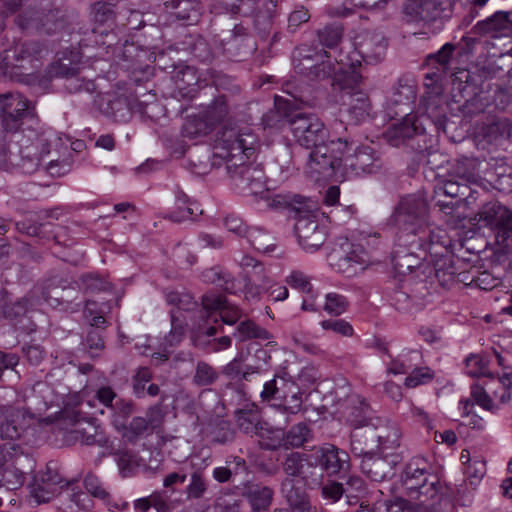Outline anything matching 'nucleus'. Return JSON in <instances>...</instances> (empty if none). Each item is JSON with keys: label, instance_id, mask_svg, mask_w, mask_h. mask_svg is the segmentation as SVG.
<instances>
[{"label": "nucleus", "instance_id": "obj_1", "mask_svg": "<svg viewBox=\"0 0 512 512\" xmlns=\"http://www.w3.org/2000/svg\"><path fill=\"white\" fill-rule=\"evenodd\" d=\"M256 136L247 127L225 125L217 133L214 158L225 161L235 185L253 196L263 193L265 174L258 164H247L255 152Z\"/></svg>", "mask_w": 512, "mask_h": 512}, {"label": "nucleus", "instance_id": "obj_2", "mask_svg": "<svg viewBox=\"0 0 512 512\" xmlns=\"http://www.w3.org/2000/svg\"><path fill=\"white\" fill-rule=\"evenodd\" d=\"M365 428L354 435L351 451L361 457L360 468L364 475L375 482L391 479L402 462L400 454L393 451L400 447L402 433L399 426H383L379 432Z\"/></svg>", "mask_w": 512, "mask_h": 512}, {"label": "nucleus", "instance_id": "obj_3", "mask_svg": "<svg viewBox=\"0 0 512 512\" xmlns=\"http://www.w3.org/2000/svg\"><path fill=\"white\" fill-rule=\"evenodd\" d=\"M28 406L18 403L0 405V439L17 440L30 420L37 418L53 402L52 389L47 382L38 381L27 396Z\"/></svg>", "mask_w": 512, "mask_h": 512}, {"label": "nucleus", "instance_id": "obj_4", "mask_svg": "<svg viewBox=\"0 0 512 512\" xmlns=\"http://www.w3.org/2000/svg\"><path fill=\"white\" fill-rule=\"evenodd\" d=\"M391 218L399 227V233L415 234V237L420 240L432 241L439 236V233H446L429 223L428 199L421 192L403 197L395 207Z\"/></svg>", "mask_w": 512, "mask_h": 512}, {"label": "nucleus", "instance_id": "obj_5", "mask_svg": "<svg viewBox=\"0 0 512 512\" xmlns=\"http://www.w3.org/2000/svg\"><path fill=\"white\" fill-rule=\"evenodd\" d=\"M348 150L347 141L341 138L312 148L307 163L308 173L315 180L333 176L339 169L343 170L344 153Z\"/></svg>", "mask_w": 512, "mask_h": 512}, {"label": "nucleus", "instance_id": "obj_6", "mask_svg": "<svg viewBox=\"0 0 512 512\" xmlns=\"http://www.w3.org/2000/svg\"><path fill=\"white\" fill-rule=\"evenodd\" d=\"M429 240H420L415 234L398 233L397 244L391 254L394 270L399 275H407L420 268L422 261L429 256Z\"/></svg>", "mask_w": 512, "mask_h": 512}, {"label": "nucleus", "instance_id": "obj_7", "mask_svg": "<svg viewBox=\"0 0 512 512\" xmlns=\"http://www.w3.org/2000/svg\"><path fill=\"white\" fill-rule=\"evenodd\" d=\"M481 227L491 229L496 243L505 250L512 248V210L498 201L485 203L476 214Z\"/></svg>", "mask_w": 512, "mask_h": 512}, {"label": "nucleus", "instance_id": "obj_8", "mask_svg": "<svg viewBox=\"0 0 512 512\" xmlns=\"http://www.w3.org/2000/svg\"><path fill=\"white\" fill-rule=\"evenodd\" d=\"M290 130L295 141L306 149L319 147L329 137L324 123L314 114L296 112L290 118Z\"/></svg>", "mask_w": 512, "mask_h": 512}, {"label": "nucleus", "instance_id": "obj_9", "mask_svg": "<svg viewBox=\"0 0 512 512\" xmlns=\"http://www.w3.org/2000/svg\"><path fill=\"white\" fill-rule=\"evenodd\" d=\"M428 251L439 284L442 287L453 284L456 278V268L453 264L451 239L447 233H439L437 238L429 241Z\"/></svg>", "mask_w": 512, "mask_h": 512}, {"label": "nucleus", "instance_id": "obj_10", "mask_svg": "<svg viewBox=\"0 0 512 512\" xmlns=\"http://www.w3.org/2000/svg\"><path fill=\"white\" fill-rule=\"evenodd\" d=\"M44 49L35 41L17 43L1 54L0 61V78L9 77L13 79L16 73L14 69L24 68L25 63L35 68V62H38L42 56Z\"/></svg>", "mask_w": 512, "mask_h": 512}, {"label": "nucleus", "instance_id": "obj_11", "mask_svg": "<svg viewBox=\"0 0 512 512\" xmlns=\"http://www.w3.org/2000/svg\"><path fill=\"white\" fill-rule=\"evenodd\" d=\"M307 463L321 467L329 477L347 473L351 468L349 454L333 444L314 447L307 456Z\"/></svg>", "mask_w": 512, "mask_h": 512}, {"label": "nucleus", "instance_id": "obj_12", "mask_svg": "<svg viewBox=\"0 0 512 512\" xmlns=\"http://www.w3.org/2000/svg\"><path fill=\"white\" fill-rule=\"evenodd\" d=\"M379 153L370 146L357 147L353 154H344L343 171L347 176L376 173L382 168Z\"/></svg>", "mask_w": 512, "mask_h": 512}, {"label": "nucleus", "instance_id": "obj_13", "mask_svg": "<svg viewBox=\"0 0 512 512\" xmlns=\"http://www.w3.org/2000/svg\"><path fill=\"white\" fill-rule=\"evenodd\" d=\"M69 482L65 480L52 463L46 465L45 471L34 477L31 485V494L37 503L49 502L57 496Z\"/></svg>", "mask_w": 512, "mask_h": 512}, {"label": "nucleus", "instance_id": "obj_14", "mask_svg": "<svg viewBox=\"0 0 512 512\" xmlns=\"http://www.w3.org/2000/svg\"><path fill=\"white\" fill-rule=\"evenodd\" d=\"M294 230L299 244L306 251L319 249L327 239L326 226L313 215L300 216Z\"/></svg>", "mask_w": 512, "mask_h": 512}, {"label": "nucleus", "instance_id": "obj_15", "mask_svg": "<svg viewBox=\"0 0 512 512\" xmlns=\"http://www.w3.org/2000/svg\"><path fill=\"white\" fill-rule=\"evenodd\" d=\"M348 421L354 428L351 433V442L353 441L354 435L365 428H376L374 430L379 432V428L385 425L398 426L388 418L376 416L375 411L366 402V400L360 396H356L355 406H353L349 414Z\"/></svg>", "mask_w": 512, "mask_h": 512}, {"label": "nucleus", "instance_id": "obj_16", "mask_svg": "<svg viewBox=\"0 0 512 512\" xmlns=\"http://www.w3.org/2000/svg\"><path fill=\"white\" fill-rule=\"evenodd\" d=\"M95 103L104 116L115 122H127L135 112L132 95L108 93L98 96Z\"/></svg>", "mask_w": 512, "mask_h": 512}, {"label": "nucleus", "instance_id": "obj_17", "mask_svg": "<svg viewBox=\"0 0 512 512\" xmlns=\"http://www.w3.org/2000/svg\"><path fill=\"white\" fill-rule=\"evenodd\" d=\"M235 107L236 104L232 102L229 96L225 94L219 95L207 106L203 114L206 123L189 121L185 125V131L189 135L206 133L207 125H214L222 121Z\"/></svg>", "mask_w": 512, "mask_h": 512}, {"label": "nucleus", "instance_id": "obj_18", "mask_svg": "<svg viewBox=\"0 0 512 512\" xmlns=\"http://www.w3.org/2000/svg\"><path fill=\"white\" fill-rule=\"evenodd\" d=\"M221 325H199L191 331V341L196 348H199L207 353H216L226 350L231 347L232 339L230 336L215 337L219 330H222Z\"/></svg>", "mask_w": 512, "mask_h": 512}, {"label": "nucleus", "instance_id": "obj_19", "mask_svg": "<svg viewBox=\"0 0 512 512\" xmlns=\"http://www.w3.org/2000/svg\"><path fill=\"white\" fill-rule=\"evenodd\" d=\"M28 101L19 93L0 94V115L6 131L17 130L20 120L26 114Z\"/></svg>", "mask_w": 512, "mask_h": 512}, {"label": "nucleus", "instance_id": "obj_20", "mask_svg": "<svg viewBox=\"0 0 512 512\" xmlns=\"http://www.w3.org/2000/svg\"><path fill=\"white\" fill-rule=\"evenodd\" d=\"M224 51L237 60H242L256 50L248 27L242 23L234 25L233 29L222 39Z\"/></svg>", "mask_w": 512, "mask_h": 512}, {"label": "nucleus", "instance_id": "obj_21", "mask_svg": "<svg viewBox=\"0 0 512 512\" xmlns=\"http://www.w3.org/2000/svg\"><path fill=\"white\" fill-rule=\"evenodd\" d=\"M443 5V0H409L404 6V13L409 22L427 25L441 20Z\"/></svg>", "mask_w": 512, "mask_h": 512}, {"label": "nucleus", "instance_id": "obj_22", "mask_svg": "<svg viewBox=\"0 0 512 512\" xmlns=\"http://www.w3.org/2000/svg\"><path fill=\"white\" fill-rule=\"evenodd\" d=\"M416 97L415 87L407 79L400 78L386 101V109L392 117L409 114L411 104Z\"/></svg>", "mask_w": 512, "mask_h": 512}, {"label": "nucleus", "instance_id": "obj_23", "mask_svg": "<svg viewBox=\"0 0 512 512\" xmlns=\"http://www.w3.org/2000/svg\"><path fill=\"white\" fill-rule=\"evenodd\" d=\"M387 40L380 32H365L358 37L356 49L366 63H378L384 59Z\"/></svg>", "mask_w": 512, "mask_h": 512}, {"label": "nucleus", "instance_id": "obj_24", "mask_svg": "<svg viewBox=\"0 0 512 512\" xmlns=\"http://www.w3.org/2000/svg\"><path fill=\"white\" fill-rule=\"evenodd\" d=\"M471 32L491 38L509 37L512 35V19H510V13L498 11L485 20L478 21L473 26Z\"/></svg>", "mask_w": 512, "mask_h": 512}, {"label": "nucleus", "instance_id": "obj_25", "mask_svg": "<svg viewBox=\"0 0 512 512\" xmlns=\"http://www.w3.org/2000/svg\"><path fill=\"white\" fill-rule=\"evenodd\" d=\"M219 310L223 323L234 325L242 317V311L235 305L230 304L224 296L206 294L202 297V316L208 317L209 312Z\"/></svg>", "mask_w": 512, "mask_h": 512}, {"label": "nucleus", "instance_id": "obj_26", "mask_svg": "<svg viewBox=\"0 0 512 512\" xmlns=\"http://www.w3.org/2000/svg\"><path fill=\"white\" fill-rule=\"evenodd\" d=\"M414 115H404L403 121L390 126L383 134L384 139L393 147H399L415 136L423 134V129L416 124Z\"/></svg>", "mask_w": 512, "mask_h": 512}, {"label": "nucleus", "instance_id": "obj_27", "mask_svg": "<svg viewBox=\"0 0 512 512\" xmlns=\"http://www.w3.org/2000/svg\"><path fill=\"white\" fill-rule=\"evenodd\" d=\"M240 494L248 501L253 512H266L269 510L274 491L260 483L246 482L242 485Z\"/></svg>", "mask_w": 512, "mask_h": 512}, {"label": "nucleus", "instance_id": "obj_28", "mask_svg": "<svg viewBox=\"0 0 512 512\" xmlns=\"http://www.w3.org/2000/svg\"><path fill=\"white\" fill-rule=\"evenodd\" d=\"M479 136L490 145H502L512 136V122L506 117L494 118L481 126Z\"/></svg>", "mask_w": 512, "mask_h": 512}, {"label": "nucleus", "instance_id": "obj_29", "mask_svg": "<svg viewBox=\"0 0 512 512\" xmlns=\"http://www.w3.org/2000/svg\"><path fill=\"white\" fill-rule=\"evenodd\" d=\"M290 105L289 100L276 97L274 108L262 116L264 129L281 130L286 125L290 126V118L296 114V111L290 109Z\"/></svg>", "mask_w": 512, "mask_h": 512}, {"label": "nucleus", "instance_id": "obj_30", "mask_svg": "<svg viewBox=\"0 0 512 512\" xmlns=\"http://www.w3.org/2000/svg\"><path fill=\"white\" fill-rule=\"evenodd\" d=\"M326 57L327 52L325 50H316L302 45L294 50L292 59L295 70L299 74L308 77L317 63Z\"/></svg>", "mask_w": 512, "mask_h": 512}, {"label": "nucleus", "instance_id": "obj_31", "mask_svg": "<svg viewBox=\"0 0 512 512\" xmlns=\"http://www.w3.org/2000/svg\"><path fill=\"white\" fill-rule=\"evenodd\" d=\"M431 476L425 467H420L418 460H412L406 464L401 475L402 486L406 489L409 497H414L416 489H420L421 485Z\"/></svg>", "mask_w": 512, "mask_h": 512}, {"label": "nucleus", "instance_id": "obj_32", "mask_svg": "<svg viewBox=\"0 0 512 512\" xmlns=\"http://www.w3.org/2000/svg\"><path fill=\"white\" fill-rule=\"evenodd\" d=\"M281 494L288 504H298L303 507H314L304 488L302 479L296 477H285L281 482Z\"/></svg>", "mask_w": 512, "mask_h": 512}, {"label": "nucleus", "instance_id": "obj_33", "mask_svg": "<svg viewBox=\"0 0 512 512\" xmlns=\"http://www.w3.org/2000/svg\"><path fill=\"white\" fill-rule=\"evenodd\" d=\"M292 379L286 377V374H276L271 380L267 381L260 394L263 401L273 402L275 406H279L282 400H285V393Z\"/></svg>", "mask_w": 512, "mask_h": 512}, {"label": "nucleus", "instance_id": "obj_34", "mask_svg": "<svg viewBox=\"0 0 512 512\" xmlns=\"http://www.w3.org/2000/svg\"><path fill=\"white\" fill-rule=\"evenodd\" d=\"M20 461V457L14 461L5 460L0 468V488L12 491L23 485L25 473L18 467Z\"/></svg>", "mask_w": 512, "mask_h": 512}, {"label": "nucleus", "instance_id": "obj_35", "mask_svg": "<svg viewBox=\"0 0 512 512\" xmlns=\"http://www.w3.org/2000/svg\"><path fill=\"white\" fill-rule=\"evenodd\" d=\"M352 242L347 238H338L328 255L331 266L335 267L338 271L349 273V257L351 254Z\"/></svg>", "mask_w": 512, "mask_h": 512}, {"label": "nucleus", "instance_id": "obj_36", "mask_svg": "<svg viewBox=\"0 0 512 512\" xmlns=\"http://www.w3.org/2000/svg\"><path fill=\"white\" fill-rule=\"evenodd\" d=\"M163 3L178 19L197 21L200 16L201 5L197 0H163Z\"/></svg>", "mask_w": 512, "mask_h": 512}, {"label": "nucleus", "instance_id": "obj_37", "mask_svg": "<svg viewBox=\"0 0 512 512\" xmlns=\"http://www.w3.org/2000/svg\"><path fill=\"white\" fill-rule=\"evenodd\" d=\"M345 103L348 106L347 113L355 123L362 122L369 117L372 105L364 91L348 97V101Z\"/></svg>", "mask_w": 512, "mask_h": 512}, {"label": "nucleus", "instance_id": "obj_38", "mask_svg": "<svg viewBox=\"0 0 512 512\" xmlns=\"http://www.w3.org/2000/svg\"><path fill=\"white\" fill-rule=\"evenodd\" d=\"M238 263L247 272L250 280L263 290L268 288L270 280L260 261L249 255H241Z\"/></svg>", "mask_w": 512, "mask_h": 512}, {"label": "nucleus", "instance_id": "obj_39", "mask_svg": "<svg viewBox=\"0 0 512 512\" xmlns=\"http://www.w3.org/2000/svg\"><path fill=\"white\" fill-rule=\"evenodd\" d=\"M176 204L187 205L183 214L171 212L169 219L173 222H182L185 220H194L196 216L202 214L199 205L190 199V197L179 187L175 188Z\"/></svg>", "mask_w": 512, "mask_h": 512}, {"label": "nucleus", "instance_id": "obj_40", "mask_svg": "<svg viewBox=\"0 0 512 512\" xmlns=\"http://www.w3.org/2000/svg\"><path fill=\"white\" fill-rule=\"evenodd\" d=\"M39 146H41L40 156L37 155L36 153H33L30 147H26L21 151L22 168L27 173H32L39 169V167L41 166L43 156L50 153L51 145L48 140L39 139L37 141L36 147Z\"/></svg>", "mask_w": 512, "mask_h": 512}, {"label": "nucleus", "instance_id": "obj_41", "mask_svg": "<svg viewBox=\"0 0 512 512\" xmlns=\"http://www.w3.org/2000/svg\"><path fill=\"white\" fill-rule=\"evenodd\" d=\"M233 335L240 342H244L250 339H270V333L250 319L241 321L237 325Z\"/></svg>", "mask_w": 512, "mask_h": 512}, {"label": "nucleus", "instance_id": "obj_42", "mask_svg": "<svg viewBox=\"0 0 512 512\" xmlns=\"http://www.w3.org/2000/svg\"><path fill=\"white\" fill-rule=\"evenodd\" d=\"M143 99L132 95V101L135 106V112L140 113L149 119H156L158 114L162 111L161 104L157 101L156 94L149 91L143 94Z\"/></svg>", "mask_w": 512, "mask_h": 512}, {"label": "nucleus", "instance_id": "obj_43", "mask_svg": "<svg viewBox=\"0 0 512 512\" xmlns=\"http://www.w3.org/2000/svg\"><path fill=\"white\" fill-rule=\"evenodd\" d=\"M311 429L305 423H298L291 427L282 439V445L288 448H298L311 441Z\"/></svg>", "mask_w": 512, "mask_h": 512}, {"label": "nucleus", "instance_id": "obj_44", "mask_svg": "<svg viewBox=\"0 0 512 512\" xmlns=\"http://www.w3.org/2000/svg\"><path fill=\"white\" fill-rule=\"evenodd\" d=\"M362 76L356 72H343L335 77V81L333 85H338L339 89L342 91L343 96H353L357 92H363L361 89Z\"/></svg>", "mask_w": 512, "mask_h": 512}, {"label": "nucleus", "instance_id": "obj_45", "mask_svg": "<svg viewBox=\"0 0 512 512\" xmlns=\"http://www.w3.org/2000/svg\"><path fill=\"white\" fill-rule=\"evenodd\" d=\"M36 293L37 291L34 290L31 292V294H28L27 296L21 299H17L16 301L10 303H4L0 307L3 316L8 319H16L21 316H24L28 311L29 307L36 304L37 301L33 299V295Z\"/></svg>", "mask_w": 512, "mask_h": 512}, {"label": "nucleus", "instance_id": "obj_46", "mask_svg": "<svg viewBox=\"0 0 512 512\" xmlns=\"http://www.w3.org/2000/svg\"><path fill=\"white\" fill-rule=\"evenodd\" d=\"M342 69L340 64L337 61L333 62L331 56L327 53V57L322 58V61L317 63L307 78L314 81H323L333 77L335 81L337 73L342 71Z\"/></svg>", "mask_w": 512, "mask_h": 512}, {"label": "nucleus", "instance_id": "obj_47", "mask_svg": "<svg viewBox=\"0 0 512 512\" xmlns=\"http://www.w3.org/2000/svg\"><path fill=\"white\" fill-rule=\"evenodd\" d=\"M149 429H151V426L146 418L134 417L129 425L125 424L124 427H121L120 432L125 441L134 444L143 437Z\"/></svg>", "mask_w": 512, "mask_h": 512}, {"label": "nucleus", "instance_id": "obj_48", "mask_svg": "<svg viewBox=\"0 0 512 512\" xmlns=\"http://www.w3.org/2000/svg\"><path fill=\"white\" fill-rule=\"evenodd\" d=\"M445 100L440 94L431 95L424 101L425 114L435 125L442 126L446 120Z\"/></svg>", "mask_w": 512, "mask_h": 512}, {"label": "nucleus", "instance_id": "obj_49", "mask_svg": "<svg viewBox=\"0 0 512 512\" xmlns=\"http://www.w3.org/2000/svg\"><path fill=\"white\" fill-rule=\"evenodd\" d=\"M238 427L246 434H258L262 429L259 413L255 409L239 410L236 413Z\"/></svg>", "mask_w": 512, "mask_h": 512}, {"label": "nucleus", "instance_id": "obj_50", "mask_svg": "<svg viewBox=\"0 0 512 512\" xmlns=\"http://www.w3.org/2000/svg\"><path fill=\"white\" fill-rule=\"evenodd\" d=\"M105 332L97 328H88L82 345L87 353L92 357H98L105 348Z\"/></svg>", "mask_w": 512, "mask_h": 512}, {"label": "nucleus", "instance_id": "obj_51", "mask_svg": "<svg viewBox=\"0 0 512 512\" xmlns=\"http://www.w3.org/2000/svg\"><path fill=\"white\" fill-rule=\"evenodd\" d=\"M303 403V392L295 381H291L285 393V400H282L279 407H282L290 414L300 411Z\"/></svg>", "mask_w": 512, "mask_h": 512}, {"label": "nucleus", "instance_id": "obj_52", "mask_svg": "<svg viewBox=\"0 0 512 512\" xmlns=\"http://www.w3.org/2000/svg\"><path fill=\"white\" fill-rule=\"evenodd\" d=\"M285 91L287 94L291 96V100L288 99L291 102L290 109L292 110L293 107L296 106H309L312 107L315 105V100L311 96L310 90L306 86H298L292 83H287L285 86Z\"/></svg>", "mask_w": 512, "mask_h": 512}, {"label": "nucleus", "instance_id": "obj_53", "mask_svg": "<svg viewBox=\"0 0 512 512\" xmlns=\"http://www.w3.org/2000/svg\"><path fill=\"white\" fill-rule=\"evenodd\" d=\"M342 37L343 27L338 23L328 24L317 31V38L320 44L331 49L340 43Z\"/></svg>", "mask_w": 512, "mask_h": 512}, {"label": "nucleus", "instance_id": "obj_54", "mask_svg": "<svg viewBox=\"0 0 512 512\" xmlns=\"http://www.w3.org/2000/svg\"><path fill=\"white\" fill-rule=\"evenodd\" d=\"M344 485V495L349 505L357 504L366 492L365 481L358 475H349Z\"/></svg>", "mask_w": 512, "mask_h": 512}, {"label": "nucleus", "instance_id": "obj_55", "mask_svg": "<svg viewBox=\"0 0 512 512\" xmlns=\"http://www.w3.org/2000/svg\"><path fill=\"white\" fill-rule=\"evenodd\" d=\"M454 51L455 45L451 43L444 44L438 52L427 56V65L435 67L442 73L446 72Z\"/></svg>", "mask_w": 512, "mask_h": 512}, {"label": "nucleus", "instance_id": "obj_56", "mask_svg": "<svg viewBox=\"0 0 512 512\" xmlns=\"http://www.w3.org/2000/svg\"><path fill=\"white\" fill-rule=\"evenodd\" d=\"M465 372L470 377H492L488 371V360L480 354H470L465 359Z\"/></svg>", "mask_w": 512, "mask_h": 512}, {"label": "nucleus", "instance_id": "obj_57", "mask_svg": "<svg viewBox=\"0 0 512 512\" xmlns=\"http://www.w3.org/2000/svg\"><path fill=\"white\" fill-rule=\"evenodd\" d=\"M219 377L216 369L204 361H199L195 368L193 383L197 386H209L217 381Z\"/></svg>", "mask_w": 512, "mask_h": 512}, {"label": "nucleus", "instance_id": "obj_58", "mask_svg": "<svg viewBox=\"0 0 512 512\" xmlns=\"http://www.w3.org/2000/svg\"><path fill=\"white\" fill-rule=\"evenodd\" d=\"M113 411L112 423L120 431L124 427L125 421L133 414L134 404L132 401L119 399L111 408Z\"/></svg>", "mask_w": 512, "mask_h": 512}, {"label": "nucleus", "instance_id": "obj_59", "mask_svg": "<svg viewBox=\"0 0 512 512\" xmlns=\"http://www.w3.org/2000/svg\"><path fill=\"white\" fill-rule=\"evenodd\" d=\"M207 488L208 484L203 473L200 471L193 472L190 478V483L185 489L186 499L197 500L203 498L207 492Z\"/></svg>", "mask_w": 512, "mask_h": 512}, {"label": "nucleus", "instance_id": "obj_60", "mask_svg": "<svg viewBox=\"0 0 512 512\" xmlns=\"http://www.w3.org/2000/svg\"><path fill=\"white\" fill-rule=\"evenodd\" d=\"M73 284L77 285L76 282L68 283L66 280L51 279L42 288L41 296H42L43 300L45 302L49 303L50 305H53V303L59 304L60 288L62 290H65L67 287H70Z\"/></svg>", "mask_w": 512, "mask_h": 512}, {"label": "nucleus", "instance_id": "obj_61", "mask_svg": "<svg viewBox=\"0 0 512 512\" xmlns=\"http://www.w3.org/2000/svg\"><path fill=\"white\" fill-rule=\"evenodd\" d=\"M468 190L467 184L459 180H444L437 184L434 188L436 195L439 193L444 194L450 198L465 197Z\"/></svg>", "mask_w": 512, "mask_h": 512}, {"label": "nucleus", "instance_id": "obj_62", "mask_svg": "<svg viewBox=\"0 0 512 512\" xmlns=\"http://www.w3.org/2000/svg\"><path fill=\"white\" fill-rule=\"evenodd\" d=\"M307 456H309V454L300 452L287 454L282 462L283 470L287 475L286 477H297L300 475L303 469V462H307Z\"/></svg>", "mask_w": 512, "mask_h": 512}, {"label": "nucleus", "instance_id": "obj_63", "mask_svg": "<svg viewBox=\"0 0 512 512\" xmlns=\"http://www.w3.org/2000/svg\"><path fill=\"white\" fill-rule=\"evenodd\" d=\"M439 481L435 476H429L427 481L421 485L420 489H416L414 499H418L421 503H427L429 500H436L439 497Z\"/></svg>", "mask_w": 512, "mask_h": 512}, {"label": "nucleus", "instance_id": "obj_64", "mask_svg": "<svg viewBox=\"0 0 512 512\" xmlns=\"http://www.w3.org/2000/svg\"><path fill=\"white\" fill-rule=\"evenodd\" d=\"M115 460L122 476L127 477L139 466L137 455L128 450H121L114 454Z\"/></svg>", "mask_w": 512, "mask_h": 512}]
</instances>
